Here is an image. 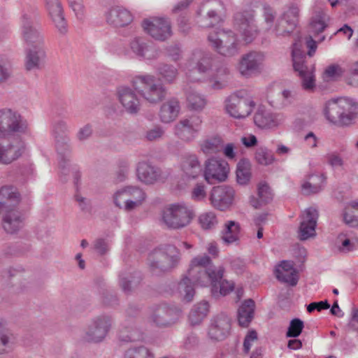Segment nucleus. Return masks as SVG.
Segmentation results:
<instances>
[{"label":"nucleus","mask_w":358,"mask_h":358,"mask_svg":"<svg viewBox=\"0 0 358 358\" xmlns=\"http://www.w3.org/2000/svg\"><path fill=\"white\" fill-rule=\"evenodd\" d=\"M24 144L17 137L3 143H0V163L8 164L21 156Z\"/></svg>","instance_id":"nucleus-19"},{"label":"nucleus","mask_w":358,"mask_h":358,"mask_svg":"<svg viewBox=\"0 0 358 358\" xmlns=\"http://www.w3.org/2000/svg\"><path fill=\"white\" fill-rule=\"evenodd\" d=\"M255 301L247 299L241 304L238 310V321L240 326L248 327L254 317Z\"/></svg>","instance_id":"nucleus-32"},{"label":"nucleus","mask_w":358,"mask_h":358,"mask_svg":"<svg viewBox=\"0 0 358 358\" xmlns=\"http://www.w3.org/2000/svg\"><path fill=\"white\" fill-rule=\"evenodd\" d=\"M257 341V333L255 330H250L245 336L243 341V351L248 354L255 342Z\"/></svg>","instance_id":"nucleus-64"},{"label":"nucleus","mask_w":358,"mask_h":358,"mask_svg":"<svg viewBox=\"0 0 358 358\" xmlns=\"http://www.w3.org/2000/svg\"><path fill=\"white\" fill-rule=\"evenodd\" d=\"M326 178L323 175H313L310 177V181L306 182L302 185V192L303 194L310 195L320 192L325 182Z\"/></svg>","instance_id":"nucleus-41"},{"label":"nucleus","mask_w":358,"mask_h":358,"mask_svg":"<svg viewBox=\"0 0 358 358\" xmlns=\"http://www.w3.org/2000/svg\"><path fill=\"white\" fill-rule=\"evenodd\" d=\"M164 135V129L160 126H155L145 132L144 138L146 141L152 142L161 139Z\"/></svg>","instance_id":"nucleus-61"},{"label":"nucleus","mask_w":358,"mask_h":358,"mask_svg":"<svg viewBox=\"0 0 358 358\" xmlns=\"http://www.w3.org/2000/svg\"><path fill=\"white\" fill-rule=\"evenodd\" d=\"M44 2L52 21L61 22L65 20L61 0H44Z\"/></svg>","instance_id":"nucleus-47"},{"label":"nucleus","mask_w":358,"mask_h":358,"mask_svg":"<svg viewBox=\"0 0 358 358\" xmlns=\"http://www.w3.org/2000/svg\"><path fill=\"white\" fill-rule=\"evenodd\" d=\"M192 61L196 62V69L200 73H206L212 69L213 59L209 53L201 50H194L192 53Z\"/></svg>","instance_id":"nucleus-40"},{"label":"nucleus","mask_w":358,"mask_h":358,"mask_svg":"<svg viewBox=\"0 0 358 358\" xmlns=\"http://www.w3.org/2000/svg\"><path fill=\"white\" fill-rule=\"evenodd\" d=\"M228 171L226 161L212 157L205 162L204 178L209 184L224 182L227 178Z\"/></svg>","instance_id":"nucleus-13"},{"label":"nucleus","mask_w":358,"mask_h":358,"mask_svg":"<svg viewBox=\"0 0 358 358\" xmlns=\"http://www.w3.org/2000/svg\"><path fill=\"white\" fill-rule=\"evenodd\" d=\"M296 28L295 24H287L286 27L285 24H275L274 31L277 36H287L293 33Z\"/></svg>","instance_id":"nucleus-62"},{"label":"nucleus","mask_w":358,"mask_h":358,"mask_svg":"<svg viewBox=\"0 0 358 358\" xmlns=\"http://www.w3.org/2000/svg\"><path fill=\"white\" fill-rule=\"evenodd\" d=\"M186 100L188 109L193 111H201L207 104L206 96L191 87L186 92Z\"/></svg>","instance_id":"nucleus-34"},{"label":"nucleus","mask_w":358,"mask_h":358,"mask_svg":"<svg viewBox=\"0 0 358 358\" xmlns=\"http://www.w3.org/2000/svg\"><path fill=\"white\" fill-rule=\"evenodd\" d=\"M239 232V224L235 221L229 220L224 224L221 238L226 244H231L238 240Z\"/></svg>","instance_id":"nucleus-42"},{"label":"nucleus","mask_w":358,"mask_h":358,"mask_svg":"<svg viewBox=\"0 0 358 358\" xmlns=\"http://www.w3.org/2000/svg\"><path fill=\"white\" fill-rule=\"evenodd\" d=\"M134 88L122 85L116 89V96L124 111L130 115H136L141 108V101Z\"/></svg>","instance_id":"nucleus-14"},{"label":"nucleus","mask_w":358,"mask_h":358,"mask_svg":"<svg viewBox=\"0 0 358 358\" xmlns=\"http://www.w3.org/2000/svg\"><path fill=\"white\" fill-rule=\"evenodd\" d=\"M318 216V211L314 208L310 207L304 210L299 229V238L301 241H306L316 235Z\"/></svg>","instance_id":"nucleus-18"},{"label":"nucleus","mask_w":358,"mask_h":358,"mask_svg":"<svg viewBox=\"0 0 358 358\" xmlns=\"http://www.w3.org/2000/svg\"><path fill=\"white\" fill-rule=\"evenodd\" d=\"M250 163L247 159H241L237 164L236 180L238 184H248L251 178Z\"/></svg>","instance_id":"nucleus-48"},{"label":"nucleus","mask_w":358,"mask_h":358,"mask_svg":"<svg viewBox=\"0 0 358 358\" xmlns=\"http://www.w3.org/2000/svg\"><path fill=\"white\" fill-rule=\"evenodd\" d=\"M21 200V196L17 188L12 185H5L0 188V214L3 210L16 208Z\"/></svg>","instance_id":"nucleus-24"},{"label":"nucleus","mask_w":358,"mask_h":358,"mask_svg":"<svg viewBox=\"0 0 358 358\" xmlns=\"http://www.w3.org/2000/svg\"><path fill=\"white\" fill-rule=\"evenodd\" d=\"M144 31L155 40L164 41L172 35L170 24H143Z\"/></svg>","instance_id":"nucleus-28"},{"label":"nucleus","mask_w":358,"mask_h":358,"mask_svg":"<svg viewBox=\"0 0 358 358\" xmlns=\"http://www.w3.org/2000/svg\"><path fill=\"white\" fill-rule=\"evenodd\" d=\"M113 325L112 317L101 315L94 317L88 325L83 339L89 343H100L103 341Z\"/></svg>","instance_id":"nucleus-11"},{"label":"nucleus","mask_w":358,"mask_h":358,"mask_svg":"<svg viewBox=\"0 0 358 358\" xmlns=\"http://www.w3.org/2000/svg\"><path fill=\"white\" fill-rule=\"evenodd\" d=\"M209 311V304L202 301L194 306L189 315V320L192 325H197L206 317Z\"/></svg>","instance_id":"nucleus-46"},{"label":"nucleus","mask_w":358,"mask_h":358,"mask_svg":"<svg viewBox=\"0 0 358 358\" xmlns=\"http://www.w3.org/2000/svg\"><path fill=\"white\" fill-rule=\"evenodd\" d=\"M276 278L291 286H295L299 280L298 272L290 261L284 260L275 269Z\"/></svg>","instance_id":"nucleus-23"},{"label":"nucleus","mask_w":358,"mask_h":358,"mask_svg":"<svg viewBox=\"0 0 358 358\" xmlns=\"http://www.w3.org/2000/svg\"><path fill=\"white\" fill-rule=\"evenodd\" d=\"M194 216L193 210L183 203H176L165 207L161 223L169 229H181L188 226Z\"/></svg>","instance_id":"nucleus-4"},{"label":"nucleus","mask_w":358,"mask_h":358,"mask_svg":"<svg viewBox=\"0 0 358 358\" xmlns=\"http://www.w3.org/2000/svg\"><path fill=\"white\" fill-rule=\"evenodd\" d=\"M136 174L138 179L142 182L153 184L161 176V171L158 168L143 162L138 164Z\"/></svg>","instance_id":"nucleus-27"},{"label":"nucleus","mask_w":358,"mask_h":358,"mask_svg":"<svg viewBox=\"0 0 358 358\" xmlns=\"http://www.w3.org/2000/svg\"><path fill=\"white\" fill-rule=\"evenodd\" d=\"M181 313L176 306L162 304L155 310L152 320L158 327H169L179 320Z\"/></svg>","instance_id":"nucleus-15"},{"label":"nucleus","mask_w":358,"mask_h":358,"mask_svg":"<svg viewBox=\"0 0 358 358\" xmlns=\"http://www.w3.org/2000/svg\"><path fill=\"white\" fill-rule=\"evenodd\" d=\"M15 346L14 335L3 327V323L0 327V356H4L12 352Z\"/></svg>","instance_id":"nucleus-38"},{"label":"nucleus","mask_w":358,"mask_h":358,"mask_svg":"<svg viewBox=\"0 0 358 358\" xmlns=\"http://www.w3.org/2000/svg\"><path fill=\"white\" fill-rule=\"evenodd\" d=\"M131 84L138 94L150 103L162 101L167 94L164 85L153 75H138L132 78Z\"/></svg>","instance_id":"nucleus-2"},{"label":"nucleus","mask_w":358,"mask_h":358,"mask_svg":"<svg viewBox=\"0 0 358 358\" xmlns=\"http://www.w3.org/2000/svg\"><path fill=\"white\" fill-rule=\"evenodd\" d=\"M231 327L229 317L221 313L211 319L208 327V336L213 341H222L229 335Z\"/></svg>","instance_id":"nucleus-16"},{"label":"nucleus","mask_w":358,"mask_h":358,"mask_svg":"<svg viewBox=\"0 0 358 358\" xmlns=\"http://www.w3.org/2000/svg\"><path fill=\"white\" fill-rule=\"evenodd\" d=\"M301 38L298 36L297 40L292 44V57L293 67L299 73L301 80L303 89L312 91L315 87L313 65L306 64V55L302 50Z\"/></svg>","instance_id":"nucleus-7"},{"label":"nucleus","mask_w":358,"mask_h":358,"mask_svg":"<svg viewBox=\"0 0 358 358\" xmlns=\"http://www.w3.org/2000/svg\"><path fill=\"white\" fill-rule=\"evenodd\" d=\"M244 92L231 95L225 106L227 112L233 117L242 119L248 117L253 110L255 103Z\"/></svg>","instance_id":"nucleus-10"},{"label":"nucleus","mask_w":358,"mask_h":358,"mask_svg":"<svg viewBox=\"0 0 358 358\" xmlns=\"http://www.w3.org/2000/svg\"><path fill=\"white\" fill-rule=\"evenodd\" d=\"M153 352L147 347L141 345L129 348L124 352V358H154Z\"/></svg>","instance_id":"nucleus-52"},{"label":"nucleus","mask_w":358,"mask_h":358,"mask_svg":"<svg viewBox=\"0 0 358 358\" xmlns=\"http://www.w3.org/2000/svg\"><path fill=\"white\" fill-rule=\"evenodd\" d=\"M158 74L169 83H172L178 76V69L171 64H159L157 67Z\"/></svg>","instance_id":"nucleus-51"},{"label":"nucleus","mask_w":358,"mask_h":358,"mask_svg":"<svg viewBox=\"0 0 358 358\" xmlns=\"http://www.w3.org/2000/svg\"><path fill=\"white\" fill-rule=\"evenodd\" d=\"M2 227L8 234H15L23 227V217L16 208H9L3 210Z\"/></svg>","instance_id":"nucleus-22"},{"label":"nucleus","mask_w":358,"mask_h":358,"mask_svg":"<svg viewBox=\"0 0 358 358\" xmlns=\"http://www.w3.org/2000/svg\"><path fill=\"white\" fill-rule=\"evenodd\" d=\"M141 281V277L138 273L121 274L120 275V286L122 290L127 294L131 293Z\"/></svg>","instance_id":"nucleus-44"},{"label":"nucleus","mask_w":358,"mask_h":358,"mask_svg":"<svg viewBox=\"0 0 358 358\" xmlns=\"http://www.w3.org/2000/svg\"><path fill=\"white\" fill-rule=\"evenodd\" d=\"M130 48L137 57L143 59H153L158 55L156 49L142 38H135L130 43Z\"/></svg>","instance_id":"nucleus-26"},{"label":"nucleus","mask_w":358,"mask_h":358,"mask_svg":"<svg viewBox=\"0 0 358 358\" xmlns=\"http://www.w3.org/2000/svg\"><path fill=\"white\" fill-rule=\"evenodd\" d=\"M234 190L225 185L213 187L210 194L211 205L216 209L224 210L227 209L233 202Z\"/></svg>","instance_id":"nucleus-17"},{"label":"nucleus","mask_w":358,"mask_h":358,"mask_svg":"<svg viewBox=\"0 0 358 358\" xmlns=\"http://www.w3.org/2000/svg\"><path fill=\"white\" fill-rule=\"evenodd\" d=\"M181 169L188 178H195L201 171V166L197 156L194 154L183 155L181 161Z\"/></svg>","instance_id":"nucleus-31"},{"label":"nucleus","mask_w":358,"mask_h":358,"mask_svg":"<svg viewBox=\"0 0 358 358\" xmlns=\"http://www.w3.org/2000/svg\"><path fill=\"white\" fill-rule=\"evenodd\" d=\"M234 20L236 22H250L254 20V10L248 9L238 12L234 15Z\"/></svg>","instance_id":"nucleus-63"},{"label":"nucleus","mask_w":358,"mask_h":358,"mask_svg":"<svg viewBox=\"0 0 358 358\" xmlns=\"http://www.w3.org/2000/svg\"><path fill=\"white\" fill-rule=\"evenodd\" d=\"M22 36L24 42L34 45H42L43 37L41 32L31 24H24L22 27Z\"/></svg>","instance_id":"nucleus-39"},{"label":"nucleus","mask_w":358,"mask_h":358,"mask_svg":"<svg viewBox=\"0 0 358 358\" xmlns=\"http://www.w3.org/2000/svg\"><path fill=\"white\" fill-rule=\"evenodd\" d=\"M46 57L42 45H33L25 50L24 67L27 71L39 70L43 68Z\"/></svg>","instance_id":"nucleus-21"},{"label":"nucleus","mask_w":358,"mask_h":358,"mask_svg":"<svg viewBox=\"0 0 358 358\" xmlns=\"http://www.w3.org/2000/svg\"><path fill=\"white\" fill-rule=\"evenodd\" d=\"M255 159L257 163L262 165H269L274 161L273 153L265 148H259L255 153Z\"/></svg>","instance_id":"nucleus-55"},{"label":"nucleus","mask_w":358,"mask_h":358,"mask_svg":"<svg viewBox=\"0 0 358 358\" xmlns=\"http://www.w3.org/2000/svg\"><path fill=\"white\" fill-rule=\"evenodd\" d=\"M27 129V120L17 111L8 108L0 109V136L24 133Z\"/></svg>","instance_id":"nucleus-9"},{"label":"nucleus","mask_w":358,"mask_h":358,"mask_svg":"<svg viewBox=\"0 0 358 358\" xmlns=\"http://www.w3.org/2000/svg\"><path fill=\"white\" fill-rule=\"evenodd\" d=\"M279 115L267 110H258L254 116V122L259 128H271L280 123Z\"/></svg>","instance_id":"nucleus-33"},{"label":"nucleus","mask_w":358,"mask_h":358,"mask_svg":"<svg viewBox=\"0 0 358 358\" xmlns=\"http://www.w3.org/2000/svg\"><path fill=\"white\" fill-rule=\"evenodd\" d=\"M345 105L340 104V99L329 101L326 103L324 115L327 119L336 124L341 125L342 113Z\"/></svg>","instance_id":"nucleus-35"},{"label":"nucleus","mask_w":358,"mask_h":358,"mask_svg":"<svg viewBox=\"0 0 358 358\" xmlns=\"http://www.w3.org/2000/svg\"><path fill=\"white\" fill-rule=\"evenodd\" d=\"M343 221L350 227H358V202L352 201L346 206L343 214Z\"/></svg>","instance_id":"nucleus-49"},{"label":"nucleus","mask_w":358,"mask_h":358,"mask_svg":"<svg viewBox=\"0 0 358 358\" xmlns=\"http://www.w3.org/2000/svg\"><path fill=\"white\" fill-rule=\"evenodd\" d=\"M280 20L285 22H297L300 20V10L299 7L291 3L287 6L280 16Z\"/></svg>","instance_id":"nucleus-53"},{"label":"nucleus","mask_w":358,"mask_h":358,"mask_svg":"<svg viewBox=\"0 0 358 358\" xmlns=\"http://www.w3.org/2000/svg\"><path fill=\"white\" fill-rule=\"evenodd\" d=\"M180 261L179 252L173 245L154 250L148 257L150 271L155 275L169 272L174 268Z\"/></svg>","instance_id":"nucleus-5"},{"label":"nucleus","mask_w":358,"mask_h":358,"mask_svg":"<svg viewBox=\"0 0 358 358\" xmlns=\"http://www.w3.org/2000/svg\"><path fill=\"white\" fill-rule=\"evenodd\" d=\"M324 158L325 162L332 168L343 167L344 165L343 158L337 152H329L324 156Z\"/></svg>","instance_id":"nucleus-58"},{"label":"nucleus","mask_w":358,"mask_h":358,"mask_svg":"<svg viewBox=\"0 0 358 358\" xmlns=\"http://www.w3.org/2000/svg\"><path fill=\"white\" fill-rule=\"evenodd\" d=\"M224 6L220 0H204L199 6L196 14L201 16L206 13L208 20L220 22L224 21Z\"/></svg>","instance_id":"nucleus-20"},{"label":"nucleus","mask_w":358,"mask_h":358,"mask_svg":"<svg viewBox=\"0 0 358 358\" xmlns=\"http://www.w3.org/2000/svg\"><path fill=\"white\" fill-rule=\"evenodd\" d=\"M99 255L103 256L110 250L108 241L106 238H98L94 240L92 248Z\"/></svg>","instance_id":"nucleus-59"},{"label":"nucleus","mask_w":358,"mask_h":358,"mask_svg":"<svg viewBox=\"0 0 358 358\" xmlns=\"http://www.w3.org/2000/svg\"><path fill=\"white\" fill-rule=\"evenodd\" d=\"M262 55L257 52H250L241 57L238 71L244 76H249L259 69Z\"/></svg>","instance_id":"nucleus-25"},{"label":"nucleus","mask_w":358,"mask_h":358,"mask_svg":"<svg viewBox=\"0 0 358 358\" xmlns=\"http://www.w3.org/2000/svg\"><path fill=\"white\" fill-rule=\"evenodd\" d=\"M191 275L195 278L196 273H199V270H192ZM225 268L222 266H215L211 263L206 267V270H201L199 280L203 285L206 286L211 285L212 294L218 297L219 296H226L233 291L234 283L223 279Z\"/></svg>","instance_id":"nucleus-1"},{"label":"nucleus","mask_w":358,"mask_h":358,"mask_svg":"<svg viewBox=\"0 0 358 358\" xmlns=\"http://www.w3.org/2000/svg\"><path fill=\"white\" fill-rule=\"evenodd\" d=\"M141 338V331L136 327H129L127 324L122 325L118 333V340L121 343L135 342Z\"/></svg>","instance_id":"nucleus-45"},{"label":"nucleus","mask_w":358,"mask_h":358,"mask_svg":"<svg viewBox=\"0 0 358 358\" xmlns=\"http://www.w3.org/2000/svg\"><path fill=\"white\" fill-rule=\"evenodd\" d=\"M303 327V322L299 318L293 319L289 323V326L286 333V336L288 338L298 337L301 334Z\"/></svg>","instance_id":"nucleus-56"},{"label":"nucleus","mask_w":358,"mask_h":358,"mask_svg":"<svg viewBox=\"0 0 358 358\" xmlns=\"http://www.w3.org/2000/svg\"><path fill=\"white\" fill-rule=\"evenodd\" d=\"M68 126L66 122L59 120L55 123L52 134L57 142V149L62 154V149L69 151V138L67 137Z\"/></svg>","instance_id":"nucleus-30"},{"label":"nucleus","mask_w":358,"mask_h":358,"mask_svg":"<svg viewBox=\"0 0 358 358\" xmlns=\"http://www.w3.org/2000/svg\"><path fill=\"white\" fill-rule=\"evenodd\" d=\"M145 199V192L137 186H126L113 195L115 205L126 212H131L139 208Z\"/></svg>","instance_id":"nucleus-8"},{"label":"nucleus","mask_w":358,"mask_h":358,"mask_svg":"<svg viewBox=\"0 0 358 358\" xmlns=\"http://www.w3.org/2000/svg\"><path fill=\"white\" fill-rule=\"evenodd\" d=\"M201 124L202 119L199 115L180 120L175 126V134L183 141H192L200 131Z\"/></svg>","instance_id":"nucleus-12"},{"label":"nucleus","mask_w":358,"mask_h":358,"mask_svg":"<svg viewBox=\"0 0 358 358\" xmlns=\"http://www.w3.org/2000/svg\"><path fill=\"white\" fill-rule=\"evenodd\" d=\"M238 34L234 31L216 28L208 36L215 50L224 57H234L238 54L240 45Z\"/></svg>","instance_id":"nucleus-6"},{"label":"nucleus","mask_w":358,"mask_h":358,"mask_svg":"<svg viewBox=\"0 0 358 358\" xmlns=\"http://www.w3.org/2000/svg\"><path fill=\"white\" fill-rule=\"evenodd\" d=\"M180 103L176 98H171L164 103L159 110L160 120L164 123L173 122L180 112Z\"/></svg>","instance_id":"nucleus-29"},{"label":"nucleus","mask_w":358,"mask_h":358,"mask_svg":"<svg viewBox=\"0 0 358 358\" xmlns=\"http://www.w3.org/2000/svg\"><path fill=\"white\" fill-rule=\"evenodd\" d=\"M199 222L203 229H211L217 224L216 215L213 212L202 213L199 217Z\"/></svg>","instance_id":"nucleus-54"},{"label":"nucleus","mask_w":358,"mask_h":358,"mask_svg":"<svg viewBox=\"0 0 358 358\" xmlns=\"http://www.w3.org/2000/svg\"><path fill=\"white\" fill-rule=\"evenodd\" d=\"M345 70L337 64L329 65L326 68L324 72V76L326 79L335 80L341 77Z\"/></svg>","instance_id":"nucleus-57"},{"label":"nucleus","mask_w":358,"mask_h":358,"mask_svg":"<svg viewBox=\"0 0 358 358\" xmlns=\"http://www.w3.org/2000/svg\"><path fill=\"white\" fill-rule=\"evenodd\" d=\"M340 104L345 105L341 110V126L348 125L355 119L358 114V103L345 98H340Z\"/></svg>","instance_id":"nucleus-36"},{"label":"nucleus","mask_w":358,"mask_h":358,"mask_svg":"<svg viewBox=\"0 0 358 358\" xmlns=\"http://www.w3.org/2000/svg\"><path fill=\"white\" fill-rule=\"evenodd\" d=\"M211 264V259L206 255L197 256L192 259L189 268L187 271V275L181 280L178 284V290L180 294L182 296L183 299L187 302L192 301L195 294L194 285H199L201 287H206V285H203L200 282L199 278L201 275L196 273L195 278H193L192 271L198 268L199 271L201 270H206V267Z\"/></svg>","instance_id":"nucleus-3"},{"label":"nucleus","mask_w":358,"mask_h":358,"mask_svg":"<svg viewBox=\"0 0 358 358\" xmlns=\"http://www.w3.org/2000/svg\"><path fill=\"white\" fill-rule=\"evenodd\" d=\"M223 140L219 136H214L203 141L200 144L201 150L206 155H213L222 150Z\"/></svg>","instance_id":"nucleus-43"},{"label":"nucleus","mask_w":358,"mask_h":358,"mask_svg":"<svg viewBox=\"0 0 358 358\" xmlns=\"http://www.w3.org/2000/svg\"><path fill=\"white\" fill-rule=\"evenodd\" d=\"M107 22H132L134 17L127 9L116 6L110 8L106 13Z\"/></svg>","instance_id":"nucleus-37"},{"label":"nucleus","mask_w":358,"mask_h":358,"mask_svg":"<svg viewBox=\"0 0 358 358\" xmlns=\"http://www.w3.org/2000/svg\"><path fill=\"white\" fill-rule=\"evenodd\" d=\"M238 37H241L246 43H251L257 35V29L255 24H238L236 29Z\"/></svg>","instance_id":"nucleus-50"},{"label":"nucleus","mask_w":358,"mask_h":358,"mask_svg":"<svg viewBox=\"0 0 358 358\" xmlns=\"http://www.w3.org/2000/svg\"><path fill=\"white\" fill-rule=\"evenodd\" d=\"M258 197L265 204L270 202L273 199V194L269 186L266 183H259L257 188Z\"/></svg>","instance_id":"nucleus-60"}]
</instances>
